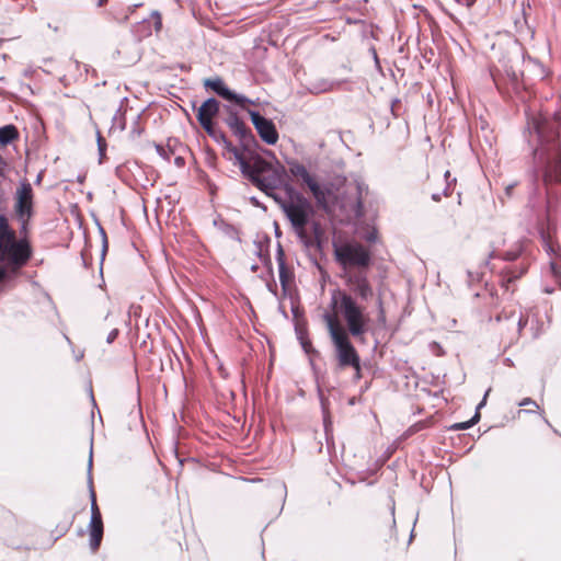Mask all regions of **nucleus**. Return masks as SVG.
<instances>
[{"label": "nucleus", "mask_w": 561, "mask_h": 561, "mask_svg": "<svg viewBox=\"0 0 561 561\" xmlns=\"http://www.w3.org/2000/svg\"><path fill=\"white\" fill-rule=\"evenodd\" d=\"M345 283L350 291L336 290L332 295L331 304L336 316H340L351 335L355 339L362 337L369 331L370 317L360 301H367L374 295L373 286L365 271L358 270L345 275Z\"/></svg>", "instance_id": "obj_1"}, {"label": "nucleus", "mask_w": 561, "mask_h": 561, "mask_svg": "<svg viewBox=\"0 0 561 561\" xmlns=\"http://www.w3.org/2000/svg\"><path fill=\"white\" fill-rule=\"evenodd\" d=\"M560 127L561 123L558 118L548 121L546 117H540L534 122L539 140V147L535 149L534 156L546 185L561 183Z\"/></svg>", "instance_id": "obj_2"}, {"label": "nucleus", "mask_w": 561, "mask_h": 561, "mask_svg": "<svg viewBox=\"0 0 561 561\" xmlns=\"http://www.w3.org/2000/svg\"><path fill=\"white\" fill-rule=\"evenodd\" d=\"M33 250L27 238H13L0 243V283L10 280L21 274L28 263Z\"/></svg>", "instance_id": "obj_3"}, {"label": "nucleus", "mask_w": 561, "mask_h": 561, "mask_svg": "<svg viewBox=\"0 0 561 561\" xmlns=\"http://www.w3.org/2000/svg\"><path fill=\"white\" fill-rule=\"evenodd\" d=\"M323 320L335 348L339 367H352L355 370H360V357L350 340L348 335H351V333L348 330L346 331L341 325L336 314L325 312Z\"/></svg>", "instance_id": "obj_4"}, {"label": "nucleus", "mask_w": 561, "mask_h": 561, "mask_svg": "<svg viewBox=\"0 0 561 561\" xmlns=\"http://www.w3.org/2000/svg\"><path fill=\"white\" fill-rule=\"evenodd\" d=\"M245 178L255 187L274 199V196H278L274 191L284 185L285 168L282 165L273 167L271 162L261 156H256L254 157V165Z\"/></svg>", "instance_id": "obj_5"}, {"label": "nucleus", "mask_w": 561, "mask_h": 561, "mask_svg": "<svg viewBox=\"0 0 561 561\" xmlns=\"http://www.w3.org/2000/svg\"><path fill=\"white\" fill-rule=\"evenodd\" d=\"M274 201L285 214L296 236L307 243V226L314 215L311 202L307 197H297L296 202H283L280 196H274Z\"/></svg>", "instance_id": "obj_6"}, {"label": "nucleus", "mask_w": 561, "mask_h": 561, "mask_svg": "<svg viewBox=\"0 0 561 561\" xmlns=\"http://www.w3.org/2000/svg\"><path fill=\"white\" fill-rule=\"evenodd\" d=\"M334 255L336 262L345 270L348 267H357L363 271L366 270L371 262L369 251L357 242L334 244Z\"/></svg>", "instance_id": "obj_7"}, {"label": "nucleus", "mask_w": 561, "mask_h": 561, "mask_svg": "<svg viewBox=\"0 0 561 561\" xmlns=\"http://www.w3.org/2000/svg\"><path fill=\"white\" fill-rule=\"evenodd\" d=\"M288 165L290 174L298 180H301V182L308 186L312 193L317 206L327 210L329 205L328 196L331 194V190L327 186H321L304 164L297 161H290L288 162Z\"/></svg>", "instance_id": "obj_8"}, {"label": "nucleus", "mask_w": 561, "mask_h": 561, "mask_svg": "<svg viewBox=\"0 0 561 561\" xmlns=\"http://www.w3.org/2000/svg\"><path fill=\"white\" fill-rule=\"evenodd\" d=\"M13 199V211L15 216H34V191L26 179L20 181Z\"/></svg>", "instance_id": "obj_9"}, {"label": "nucleus", "mask_w": 561, "mask_h": 561, "mask_svg": "<svg viewBox=\"0 0 561 561\" xmlns=\"http://www.w3.org/2000/svg\"><path fill=\"white\" fill-rule=\"evenodd\" d=\"M248 113L261 139L267 145H275L278 140V131L275 124L256 111L248 110Z\"/></svg>", "instance_id": "obj_10"}, {"label": "nucleus", "mask_w": 561, "mask_h": 561, "mask_svg": "<svg viewBox=\"0 0 561 561\" xmlns=\"http://www.w3.org/2000/svg\"><path fill=\"white\" fill-rule=\"evenodd\" d=\"M225 123L231 129V131L239 138L242 146H249L253 140L254 136L251 129L240 119L238 114L228 107V115L225 118Z\"/></svg>", "instance_id": "obj_11"}, {"label": "nucleus", "mask_w": 561, "mask_h": 561, "mask_svg": "<svg viewBox=\"0 0 561 561\" xmlns=\"http://www.w3.org/2000/svg\"><path fill=\"white\" fill-rule=\"evenodd\" d=\"M162 27V19L159 11H152L150 19H145L133 27L138 39L151 36L152 32H159Z\"/></svg>", "instance_id": "obj_12"}, {"label": "nucleus", "mask_w": 561, "mask_h": 561, "mask_svg": "<svg viewBox=\"0 0 561 561\" xmlns=\"http://www.w3.org/2000/svg\"><path fill=\"white\" fill-rule=\"evenodd\" d=\"M219 112V102L215 98L207 99L197 111V121L201 126L208 130L209 124Z\"/></svg>", "instance_id": "obj_13"}, {"label": "nucleus", "mask_w": 561, "mask_h": 561, "mask_svg": "<svg viewBox=\"0 0 561 561\" xmlns=\"http://www.w3.org/2000/svg\"><path fill=\"white\" fill-rule=\"evenodd\" d=\"M204 85L213 90L217 95L227 100V98H233L234 92L231 91L224 82L220 77L208 78L204 80Z\"/></svg>", "instance_id": "obj_14"}, {"label": "nucleus", "mask_w": 561, "mask_h": 561, "mask_svg": "<svg viewBox=\"0 0 561 561\" xmlns=\"http://www.w3.org/2000/svg\"><path fill=\"white\" fill-rule=\"evenodd\" d=\"M90 547L93 551L100 548L103 538V520L102 519H90Z\"/></svg>", "instance_id": "obj_15"}, {"label": "nucleus", "mask_w": 561, "mask_h": 561, "mask_svg": "<svg viewBox=\"0 0 561 561\" xmlns=\"http://www.w3.org/2000/svg\"><path fill=\"white\" fill-rule=\"evenodd\" d=\"M92 449L90 450L89 465H88V484L90 489V500H91V519H102L101 512L96 504L95 491L93 489V480H92Z\"/></svg>", "instance_id": "obj_16"}, {"label": "nucleus", "mask_w": 561, "mask_h": 561, "mask_svg": "<svg viewBox=\"0 0 561 561\" xmlns=\"http://www.w3.org/2000/svg\"><path fill=\"white\" fill-rule=\"evenodd\" d=\"M225 148L233 154L242 175L245 178L254 165V159L252 161H248L230 141L226 144Z\"/></svg>", "instance_id": "obj_17"}, {"label": "nucleus", "mask_w": 561, "mask_h": 561, "mask_svg": "<svg viewBox=\"0 0 561 561\" xmlns=\"http://www.w3.org/2000/svg\"><path fill=\"white\" fill-rule=\"evenodd\" d=\"M276 261L278 264L279 282L282 284V287L284 289H286L290 278H291V273L286 266L285 254H284V250L280 244H278Z\"/></svg>", "instance_id": "obj_18"}, {"label": "nucleus", "mask_w": 561, "mask_h": 561, "mask_svg": "<svg viewBox=\"0 0 561 561\" xmlns=\"http://www.w3.org/2000/svg\"><path fill=\"white\" fill-rule=\"evenodd\" d=\"M489 392H490V389L485 392L482 401L477 407V411H476L474 415L469 421L461 422V423H455L454 425L450 426V430H455V431L467 430V428H470L471 426H473L476 423H478L480 420L479 410L485 404L486 397H488Z\"/></svg>", "instance_id": "obj_19"}, {"label": "nucleus", "mask_w": 561, "mask_h": 561, "mask_svg": "<svg viewBox=\"0 0 561 561\" xmlns=\"http://www.w3.org/2000/svg\"><path fill=\"white\" fill-rule=\"evenodd\" d=\"M522 253V245L519 243L515 244V247L506 252H504L503 254H500L496 252V250H493L491 253H490V259H502L504 261H515L519 257Z\"/></svg>", "instance_id": "obj_20"}, {"label": "nucleus", "mask_w": 561, "mask_h": 561, "mask_svg": "<svg viewBox=\"0 0 561 561\" xmlns=\"http://www.w3.org/2000/svg\"><path fill=\"white\" fill-rule=\"evenodd\" d=\"M19 137V131L14 125L0 127V145H8Z\"/></svg>", "instance_id": "obj_21"}, {"label": "nucleus", "mask_w": 561, "mask_h": 561, "mask_svg": "<svg viewBox=\"0 0 561 561\" xmlns=\"http://www.w3.org/2000/svg\"><path fill=\"white\" fill-rule=\"evenodd\" d=\"M16 238L15 231L10 227L8 218L0 215V243Z\"/></svg>", "instance_id": "obj_22"}, {"label": "nucleus", "mask_w": 561, "mask_h": 561, "mask_svg": "<svg viewBox=\"0 0 561 561\" xmlns=\"http://www.w3.org/2000/svg\"><path fill=\"white\" fill-rule=\"evenodd\" d=\"M526 272V267L520 268L518 272L506 268L503 271L501 283L506 289H508V284L513 283L515 279L519 278Z\"/></svg>", "instance_id": "obj_23"}, {"label": "nucleus", "mask_w": 561, "mask_h": 561, "mask_svg": "<svg viewBox=\"0 0 561 561\" xmlns=\"http://www.w3.org/2000/svg\"><path fill=\"white\" fill-rule=\"evenodd\" d=\"M215 141L222 142L225 146L229 141L224 131L215 128L214 124L210 123L208 130H205Z\"/></svg>", "instance_id": "obj_24"}, {"label": "nucleus", "mask_w": 561, "mask_h": 561, "mask_svg": "<svg viewBox=\"0 0 561 561\" xmlns=\"http://www.w3.org/2000/svg\"><path fill=\"white\" fill-rule=\"evenodd\" d=\"M287 198H283V202H296L297 197H305L300 192H298L293 185L285 183L283 185Z\"/></svg>", "instance_id": "obj_25"}, {"label": "nucleus", "mask_w": 561, "mask_h": 561, "mask_svg": "<svg viewBox=\"0 0 561 561\" xmlns=\"http://www.w3.org/2000/svg\"><path fill=\"white\" fill-rule=\"evenodd\" d=\"M334 83L329 81H322L320 83H313L310 88L312 93H323L333 90Z\"/></svg>", "instance_id": "obj_26"}, {"label": "nucleus", "mask_w": 561, "mask_h": 561, "mask_svg": "<svg viewBox=\"0 0 561 561\" xmlns=\"http://www.w3.org/2000/svg\"><path fill=\"white\" fill-rule=\"evenodd\" d=\"M15 217L20 224V234L22 236L21 238H26L27 233H28V226H30V222H31V219L33 216H24V217L15 216Z\"/></svg>", "instance_id": "obj_27"}, {"label": "nucleus", "mask_w": 561, "mask_h": 561, "mask_svg": "<svg viewBox=\"0 0 561 561\" xmlns=\"http://www.w3.org/2000/svg\"><path fill=\"white\" fill-rule=\"evenodd\" d=\"M227 101L234 102L236 104L240 105L241 107H244L245 104H254V102L250 99H248L244 95L238 94L234 92L233 98H227Z\"/></svg>", "instance_id": "obj_28"}, {"label": "nucleus", "mask_w": 561, "mask_h": 561, "mask_svg": "<svg viewBox=\"0 0 561 561\" xmlns=\"http://www.w3.org/2000/svg\"><path fill=\"white\" fill-rule=\"evenodd\" d=\"M156 150H157L158 154L167 161L170 160V154L173 153V151L171 149H165L161 145H156Z\"/></svg>", "instance_id": "obj_29"}, {"label": "nucleus", "mask_w": 561, "mask_h": 561, "mask_svg": "<svg viewBox=\"0 0 561 561\" xmlns=\"http://www.w3.org/2000/svg\"><path fill=\"white\" fill-rule=\"evenodd\" d=\"M98 148H99V152H100V157L102 158L104 154H105V150H106V141L105 139L101 136L100 133H98Z\"/></svg>", "instance_id": "obj_30"}, {"label": "nucleus", "mask_w": 561, "mask_h": 561, "mask_svg": "<svg viewBox=\"0 0 561 561\" xmlns=\"http://www.w3.org/2000/svg\"><path fill=\"white\" fill-rule=\"evenodd\" d=\"M378 322L382 325L386 323V314L382 306V300L378 299Z\"/></svg>", "instance_id": "obj_31"}, {"label": "nucleus", "mask_w": 561, "mask_h": 561, "mask_svg": "<svg viewBox=\"0 0 561 561\" xmlns=\"http://www.w3.org/2000/svg\"><path fill=\"white\" fill-rule=\"evenodd\" d=\"M551 271H552V275L554 277L556 283L558 284V286L561 289V271L553 263L551 264Z\"/></svg>", "instance_id": "obj_32"}, {"label": "nucleus", "mask_w": 561, "mask_h": 561, "mask_svg": "<svg viewBox=\"0 0 561 561\" xmlns=\"http://www.w3.org/2000/svg\"><path fill=\"white\" fill-rule=\"evenodd\" d=\"M121 119L119 127L121 129H125V121H124V114L122 113L121 108L117 110L116 114L113 117V121Z\"/></svg>", "instance_id": "obj_33"}, {"label": "nucleus", "mask_w": 561, "mask_h": 561, "mask_svg": "<svg viewBox=\"0 0 561 561\" xmlns=\"http://www.w3.org/2000/svg\"><path fill=\"white\" fill-rule=\"evenodd\" d=\"M118 333H119L118 329H113V330L108 333V335H107V337H106V342H107L108 344L113 343V342L116 340V337L118 336Z\"/></svg>", "instance_id": "obj_34"}, {"label": "nucleus", "mask_w": 561, "mask_h": 561, "mask_svg": "<svg viewBox=\"0 0 561 561\" xmlns=\"http://www.w3.org/2000/svg\"><path fill=\"white\" fill-rule=\"evenodd\" d=\"M7 167L5 159L0 154V176H5Z\"/></svg>", "instance_id": "obj_35"}, {"label": "nucleus", "mask_w": 561, "mask_h": 561, "mask_svg": "<svg viewBox=\"0 0 561 561\" xmlns=\"http://www.w3.org/2000/svg\"><path fill=\"white\" fill-rule=\"evenodd\" d=\"M377 239V231L373 230L365 236V240L368 242H375Z\"/></svg>", "instance_id": "obj_36"}, {"label": "nucleus", "mask_w": 561, "mask_h": 561, "mask_svg": "<svg viewBox=\"0 0 561 561\" xmlns=\"http://www.w3.org/2000/svg\"><path fill=\"white\" fill-rule=\"evenodd\" d=\"M520 407H526V405H534L536 408H538V404L536 403V401H534L533 399L530 398H526L524 399L520 403H519Z\"/></svg>", "instance_id": "obj_37"}, {"label": "nucleus", "mask_w": 561, "mask_h": 561, "mask_svg": "<svg viewBox=\"0 0 561 561\" xmlns=\"http://www.w3.org/2000/svg\"><path fill=\"white\" fill-rule=\"evenodd\" d=\"M446 181H449V178H450V172L449 171H446L445 174H444ZM449 186H450V183L447 182V186L446 188L444 190V195L445 196H448L449 195Z\"/></svg>", "instance_id": "obj_38"}, {"label": "nucleus", "mask_w": 561, "mask_h": 561, "mask_svg": "<svg viewBox=\"0 0 561 561\" xmlns=\"http://www.w3.org/2000/svg\"><path fill=\"white\" fill-rule=\"evenodd\" d=\"M101 232H102V236H103V254H104L106 249H107V240H106L105 231L102 228H101Z\"/></svg>", "instance_id": "obj_39"}, {"label": "nucleus", "mask_w": 561, "mask_h": 561, "mask_svg": "<svg viewBox=\"0 0 561 561\" xmlns=\"http://www.w3.org/2000/svg\"><path fill=\"white\" fill-rule=\"evenodd\" d=\"M527 323V319H525L523 316L518 319V330H522Z\"/></svg>", "instance_id": "obj_40"}, {"label": "nucleus", "mask_w": 561, "mask_h": 561, "mask_svg": "<svg viewBox=\"0 0 561 561\" xmlns=\"http://www.w3.org/2000/svg\"><path fill=\"white\" fill-rule=\"evenodd\" d=\"M174 162L176 165L182 167L184 164V159L182 157H176Z\"/></svg>", "instance_id": "obj_41"}, {"label": "nucleus", "mask_w": 561, "mask_h": 561, "mask_svg": "<svg viewBox=\"0 0 561 561\" xmlns=\"http://www.w3.org/2000/svg\"><path fill=\"white\" fill-rule=\"evenodd\" d=\"M512 82H513L514 84H517V83H518V76H517L515 72H513V73H512Z\"/></svg>", "instance_id": "obj_42"}, {"label": "nucleus", "mask_w": 561, "mask_h": 561, "mask_svg": "<svg viewBox=\"0 0 561 561\" xmlns=\"http://www.w3.org/2000/svg\"><path fill=\"white\" fill-rule=\"evenodd\" d=\"M432 199L435 201V202H439L440 201V194H438V193L432 194Z\"/></svg>", "instance_id": "obj_43"}, {"label": "nucleus", "mask_w": 561, "mask_h": 561, "mask_svg": "<svg viewBox=\"0 0 561 561\" xmlns=\"http://www.w3.org/2000/svg\"><path fill=\"white\" fill-rule=\"evenodd\" d=\"M514 188V185H508L506 188H505V192L507 195H511L512 194V191Z\"/></svg>", "instance_id": "obj_44"}, {"label": "nucleus", "mask_w": 561, "mask_h": 561, "mask_svg": "<svg viewBox=\"0 0 561 561\" xmlns=\"http://www.w3.org/2000/svg\"><path fill=\"white\" fill-rule=\"evenodd\" d=\"M108 0H98V7H103L107 3Z\"/></svg>", "instance_id": "obj_45"}, {"label": "nucleus", "mask_w": 561, "mask_h": 561, "mask_svg": "<svg viewBox=\"0 0 561 561\" xmlns=\"http://www.w3.org/2000/svg\"><path fill=\"white\" fill-rule=\"evenodd\" d=\"M543 291H545L546 294H552V293H553V288L546 287Z\"/></svg>", "instance_id": "obj_46"}, {"label": "nucleus", "mask_w": 561, "mask_h": 561, "mask_svg": "<svg viewBox=\"0 0 561 561\" xmlns=\"http://www.w3.org/2000/svg\"><path fill=\"white\" fill-rule=\"evenodd\" d=\"M371 50H373V55H374L376 62H378V56H377L376 49L373 48Z\"/></svg>", "instance_id": "obj_47"}, {"label": "nucleus", "mask_w": 561, "mask_h": 561, "mask_svg": "<svg viewBox=\"0 0 561 561\" xmlns=\"http://www.w3.org/2000/svg\"><path fill=\"white\" fill-rule=\"evenodd\" d=\"M308 346H310V343H302V347L305 348L306 352H309Z\"/></svg>", "instance_id": "obj_48"}, {"label": "nucleus", "mask_w": 561, "mask_h": 561, "mask_svg": "<svg viewBox=\"0 0 561 561\" xmlns=\"http://www.w3.org/2000/svg\"><path fill=\"white\" fill-rule=\"evenodd\" d=\"M251 202H252L253 204H255V205H257V204H259V202L256 201V198H255V197H252V198H251Z\"/></svg>", "instance_id": "obj_49"}, {"label": "nucleus", "mask_w": 561, "mask_h": 561, "mask_svg": "<svg viewBox=\"0 0 561 561\" xmlns=\"http://www.w3.org/2000/svg\"><path fill=\"white\" fill-rule=\"evenodd\" d=\"M356 373V378L359 379L360 378V370H355Z\"/></svg>", "instance_id": "obj_50"}, {"label": "nucleus", "mask_w": 561, "mask_h": 561, "mask_svg": "<svg viewBox=\"0 0 561 561\" xmlns=\"http://www.w3.org/2000/svg\"><path fill=\"white\" fill-rule=\"evenodd\" d=\"M42 180V174H38V176L36 178V182L39 183Z\"/></svg>", "instance_id": "obj_51"}, {"label": "nucleus", "mask_w": 561, "mask_h": 561, "mask_svg": "<svg viewBox=\"0 0 561 561\" xmlns=\"http://www.w3.org/2000/svg\"><path fill=\"white\" fill-rule=\"evenodd\" d=\"M540 78H541V79H543V78H545V70H543V69H541Z\"/></svg>", "instance_id": "obj_52"}, {"label": "nucleus", "mask_w": 561, "mask_h": 561, "mask_svg": "<svg viewBox=\"0 0 561 561\" xmlns=\"http://www.w3.org/2000/svg\"><path fill=\"white\" fill-rule=\"evenodd\" d=\"M139 5H140V4H135V5L133 7V10H131V11H135V9H136V8H138Z\"/></svg>", "instance_id": "obj_53"}, {"label": "nucleus", "mask_w": 561, "mask_h": 561, "mask_svg": "<svg viewBox=\"0 0 561 561\" xmlns=\"http://www.w3.org/2000/svg\"><path fill=\"white\" fill-rule=\"evenodd\" d=\"M231 231H233V233H237V230L232 227H230Z\"/></svg>", "instance_id": "obj_54"}]
</instances>
